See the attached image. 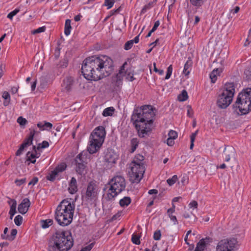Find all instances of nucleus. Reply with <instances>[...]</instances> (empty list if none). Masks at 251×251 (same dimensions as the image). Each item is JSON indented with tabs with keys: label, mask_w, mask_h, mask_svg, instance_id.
Here are the masks:
<instances>
[{
	"label": "nucleus",
	"mask_w": 251,
	"mask_h": 251,
	"mask_svg": "<svg viewBox=\"0 0 251 251\" xmlns=\"http://www.w3.org/2000/svg\"><path fill=\"white\" fill-rule=\"evenodd\" d=\"M118 158V154L112 150H107L104 156V162L110 165L116 163Z\"/></svg>",
	"instance_id": "2eb2a0df"
},
{
	"label": "nucleus",
	"mask_w": 251,
	"mask_h": 251,
	"mask_svg": "<svg viewBox=\"0 0 251 251\" xmlns=\"http://www.w3.org/2000/svg\"><path fill=\"white\" fill-rule=\"evenodd\" d=\"M174 140L175 139H174L168 137L166 141L167 144L169 146H173L175 144Z\"/></svg>",
	"instance_id": "13d9d810"
},
{
	"label": "nucleus",
	"mask_w": 251,
	"mask_h": 251,
	"mask_svg": "<svg viewBox=\"0 0 251 251\" xmlns=\"http://www.w3.org/2000/svg\"><path fill=\"white\" fill-rule=\"evenodd\" d=\"M37 126L41 130H50L52 127V124L50 122L44 121L37 123Z\"/></svg>",
	"instance_id": "aec40b11"
},
{
	"label": "nucleus",
	"mask_w": 251,
	"mask_h": 251,
	"mask_svg": "<svg viewBox=\"0 0 251 251\" xmlns=\"http://www.w3.org/2000/svg\"><path fill=\"white\" fill-rule=\"evenodd\" d=\"M30 202L28 199L25 198L23 200L21 203L18 205V210L22 214H25L30 206Z\"/></svg>",
	"instance_id": "a211bd4d"
},
{
	"label": "nucleus",
	"mask_w": 251,
	"mask_h": 251,
	"mask_svg": "<svg viewBox=\"0 0 251 251\" xmlns=\"http://www.w3.org/2000/svg\"><path fill=\"white\" fill-rule=\"evenodd\" d=\"M174 212H173L171 210H167V214L170 218V220L173 223V224L174 225H176L178 224V222L176 216L173 215Z\"/></svg>",
	"instance_id": "c85d7f7f"
},
{
	"label": "nucleus",
	"mask_w": 251,
	"mask_h": 251,
	"mask_svg": "<svg viewBox=\"0 0 251 251\" xmlns=\"http://www.w3.org/2000/svg\"><path fill=\"white\" fill-rule=\"evenodd\" d=\"M126 64L125 62L121 67L119 73L112 78V84L114 89L120 88L123 84V74L125 72V66Z\"/></svg>",
	"instance_id": "ddd939ff"
},
{
	"label": "nucleus",
	"mask_w": 251,
	"mask_h": 251,
	"mask_svg": "<svg viewBox=\"0 0 251 251\" xmlns=\"http://www.w3.org/2000/svg\"><path fill=\"white\" fill-rule=\"evenodd\" d=\"M92 247L89 245L82 248L80 251H90Z\"/></svg>",
	"instance_id": "69168bd1"
},
{
	"label": "nucleus",
	"mask_w": 251,
	"mask_h": 251,
	"mask_svg": "<svg viewBox=\"0 0 251 251\" xmlns=\"http://www.w3.org/2000/svg\"><path fill=\"white\" fill-rule=\"evenodd\" d=\"M236 156V151L232 146H226L223 151V156L226 162H229L231 157Z\"/></svg>",
	"instance_id": "f3484780"
},
{
	"label": "nucleus",
	"mask_w": 251,
	"mask_h": 251,
	"mask_svg": "<svg viewBox=\"0 0 251 251\" xmlns=\"http://www.w3.org/2000/svg\"><path fill=\"white\" fill-rule=\"evenodd\" d=\"M192 4L195 6H201L204 2V0H190Z\"/></svg>",
	"instance_id": "79ce46f5"
},
{
	"label": "nucleus",
	"mask_w": 251,
	"mask_h": 251,
	"mask_svg": "<svg viewBox=\"0 0 251 251\" xmlns=\"http://www.w3.org/2000/svg\"><path fill=\"white\" fill-rule=\"evenodd\" d=\"M155 113L151 105H143L135 109L131 116L139 136L143 137L152 129L153 118Z\"/></svg>",
	"instance_id": "f03ea898"
},
{
	"label": "nucleus",
	"mask_w": 251,
	"mask_h": 251,
	"mask_svg": "<svg viewBox=\"0 0 251 251\" xmlns=\"http://www.w3.org/2000/svg\"><path fill=\"white\" fill-rule=\"evenodd\" d=\"M114 3V0H105L103 5L106 6L107 9H109L113 7Z\"/></svg>",
	"instance_id": "58836bf2"
},
{
	"label": "nucleus",
	"mask_w": 251,
	"mask_h": 251,
	"mask_svg": "<svg viewBox=\"0 0 251 251\" xmlns=\"http://www.w3.org/2000/svg\"><path fill=\"white\" fill-rule=\"evenodd\" d=\"M41 224L42 228H47L53 224V221L51 219H47L41 221Z\"/></svg>",
	"instance_id": "473e14b6"
},
{
	"label": "nucleus",
	"mask_w": 251,
	"mask_h": 251,
	"mask_svg": "<svg viewBox=\"0 0 251 251\" xmlns=\"http://www.w3.org/2000/svg\"><path fill=\"white\" fill-rule=\"evenodd\" d=\"M23 220V217L20 215H18L15 217L14 222L17 226H20L22 225Z\"/></svg>",
	"instance_id": "ea45409f"
},
{
	"label": "nucleus",
	"mask_w": 251,
	"mask_h": 251,
	"mask_svg": "<svg viewBox=\"0 0 251 251\" xmlns=\"http://www.w3.org/2000/svg\"><path fill=\"white\" fill-rule=\"evenodd\" d=\"M193 110L192 109L189 107L188 109H187V115L191 117L192 116V115H193Z\"/></svg>",
	"instance_id": "774afa93"
},
{
	"label": "nucleus",
	"mask_w": 251,
	"mask_h": 251,
	"mask_svg": "<svg viewBox=\"0 0 251 251\" xmlns=\"http://www.w3.org/2000/svg\"><path fill=\"white\" fill-rule=\"evenodd\" d=\"M45 30H46V27L45 26H43L40 27L38 28L37 29L33 30L32 31V33L33 34L40 33L44 32L45 31Z\"/></svg>",
	"instance_id": "09e8293b"
},
{
	"label": "nucleus",
	"mask_w": 251,
	"mask_h": 251,
	"mask_svg": "<svg viewBox=\"0 0 251 251\" xmlns=\"http://www.w3.org/2000/svg\"><path fill=\"white\" fill-rule=\"evenodd\" d=\"M119 11H120V8H119L117 9H116V10H111L110 11V13H111L110 15L108 16V17H107L105 19V20H106L108 18H109L110 16L114 15L116 13H118Z\"/></svg>",
	"instance_id": "680f3d73"
},
{
	"label": "nucleus",
	"mask_w": 251,
	"mask_h": 251,
	"mask_svg": "<svg viewBox=\"0 0 251 251\" xmlns=\"http://www.w3.org/2000/svg\"><path fill=\"white\" fill-rule=\"evenodd\" d=\"M188 98L187 92L186 90H183L181 93L177 97L178 100L179 101H184Z\"/></svg>",
	"instance_id": "72a5a7b5"
},
{
	"label": "nucleus",
	"mask_w": 251,
	"mask_h": 251,
	"mask_svg": "<svg viewBox=\"0 0 251 251\" xmlns=\"http://www.w3.org/2000/svg\"><path fill=\"white\" fill-rule=\"evenodd\" d=\"M19 87L13 86L11 89V92L13 94L17 93L18 91Z\"/></svg>",
	"instance_id": "052dcab7"
},
{
	"label": "nucleus",
	"mask_w": 251,
	"mask_h": 251,
	"mask_svg": "<svg viewBox=\"0 0 251 251\" xmlns=\"http://www.w3.org/2000/svg\"><path fill=\"white\" fill-rule=\"evenodd\" d=\"M58 175L57 173L54 169L48 173L46 176V178L50 181H53Z\"/></svg>",
	"instance_id": "c756f323"
},
{
	"label": "nucleus",
	"mask_w": 251,
	"mask_h": 251,
	"mask_svg": "<svg viewBox=\"0 0 251 251\" xmlns=\"http://www.w3.org/2000/svg\"><path fill=\"white\" fill-rule=\"evenodd\" d=\"M140 238V236L133 233L131 236V241L133 244L139 245L141 243Z\"/></svg>",
	"instance_id": "e433bc0d"
},
{
	"label": "nucleus",
	"mask_w": 251,
	"mask_h": 251,
	"mask_svg": "<svg viewBox=\"0 0 251 251\" xmlns=\"http://www.w3.org/2000/svg\"><path fill=\"white\" fill-rule=\"evenodd\" d=\"M25 178L16 179L15 181V183L17 186H21L25 182Z\"/></svg>",
	"instance_id": "5fc2aeb1"
},
{
	"label": "nucleus",
	"mask_w": 251,
	"mask_h": 251,
	"mask_svg": "<svg viewBox=\"0 0 251 251\" xmlns=\"http://www.w3.org/2000/svg\"><path fill=\"white\" fill-rule=\"evenodd\" d=\"M2 98L4 100L3 104L5 106H8L11 100L10 96L9 93L7 91H4L2 93Z\"/></svg>",
	"instance_id": "b1692460"
},
{
	"label": "nucleus",
	"mask_w": 251,
	"mask_h": 251,
	"mask_svg": "<svg viewBox=\"0 0 251 251\" xmlns=\"http://www.w3.org/2000/svg\"><path fill=\"white\" fill-rule=\"evenodd\" d=\"M75 207V204L68 199L59 203L54 212L55 219L59 225L65 226L72 223Z\"/></svg>",
	"instance_id": "20e7f679"
},
{
	"label": "nucleus",
	"mask_w": 251,
	"mask_h": 251,
	"mask_svg": "<svg viewBox=\"0 0 251 251\" xmlns=\"http://www.w3.org/2000/svg\"><path fill=\"white\" fill-rule=\"evenodd\" d=\"M17 122L20 126H25L26 125L27 122L25 118H24L22 117H19L17 119Z\"/></svg>",
	"instance_id": "3c124183"
},
{
	"label": "nucleus",
	"mask_w": 251,
	"mask_h": 251,
	"mask_svg": "<svg viewBox=\"0 0 251 251\" xmlns=\"http://www.w3.org/2000/svg\"><path fill=\"white\" fill-rule=\"evenodd\" d=\"M89 159L88 154L86 151H82L76 156L75 158V170L78 174L81 175L83 173L85 168V165Z\"/></svg>",
	"instance_id": "9b49d317"
},
{
	"label": "nucleus",
	"mask_w": 251,
	"mask_h": 251,
	"mask_svg": "<svg viewBox=\"0 0 251 251\" xmlns=\"http://www.w3.org/2000/svg\"><path fill=\"white\" fill-rule=\"evenodd\" d=\"M144 160V156L137 154L130 163L129 177L130 180L132 183H139L142 178L145 171Z\"/></svg>",
	"instance_id": "0eeeda50"
},
{
	"label": "nucleus",
	"mask_w": 251,
	"mask_h": 251,
	"mask_svg": "<svg viewBox=\"0 0 251 251\" xmlns=\"http://www.w3.org/2000/svg\"><path fill=\"white\" fill-rule=\"evenodd\" d=\"M67 168V165L65 163L62 162L58 164L54 169L55 171L59 174L64 171Z\"/></svg>",
	"instance_id": "7c9ffc66"
},
{
	"label": "nucleus",
	"mask_w": 251,
	"mask_h": 251,
	"mask_svg": "<svg viewBox=\"0 0 251 251\" xmlns=\"http://www.w3.org/2000/svg\"><path fill=\"white\" fill-rule=\"evenodd\" d=\"M198 202L195 201H193L189 204V207L190 208H197L198 207Z\"/></svg>",
	"instance_id": "4d7b16f0"
},
{
	"label": "nucleus",
	"mask_w": 251,
	"mask_h": 251,
	"mask_svg": "<svg viewBox=\"0 0 251 251\" xmlns=\"http://www.w3.org/2000/svg\"><path fill=\"white\" fill-rule=\"evenodd\" d=\"M25 148V143H23L21 145L20 147L18 150V151H16V155L17 156L20 155L22 153V152Z\"/></svg>",
	"instance_id": "864d4df0"
},
{
	"label": "nucleus",
	"mask_w": 251,
	"mask_h": 251,
	"mask_svg": "<svg viewBox=\"0 0 251 251\" xmlns=\"http://www.w3.org/2000/svg\"><path fill=\"white\" fill-rule=\"evenodd\" d=\"M206 239H201L197 244L196 249L199 250L200 251H203L206 247Z\"/></svg>",
	"instance_id": "bb28decb"
},
{
	"label": "nucleus",
	"mask_w": 251,
	"mask_h": 251,
	"mask_svg": "<svg viewBox=\"0 0 251 251\" xmlns=\"http://www.w3.org/2000/svg\"><path fill=\"white\" fill-rule=\"evenodd\" d=\"M74 245V239L69 231H57L48 243V251H69Z\"/></svg>",
	"instance_id": "7ed1b4c3"
},
{
	"label": "nucleus",
	"mask_w": 251,
	"mask_h": 251,
	"mask_svg": "<svg viewBox=\"0 0 251 251\" xmlns=\"http://www.w3.org/2000/svg\"><path fill=\"white\" fill-rule=\"evenodd\" d=\"M240 7L238 6H236L234 9L231 10V12L233 14H236L239 12Z\"/></svg>",
	"instance_id": "e2e57ef3"
},
{
	"label": "nucleus",
	"mask_w": 251,
	"mask_h": 251,
	"mask_svg": "<svg viewBox=\"0 0 251 251\" xmlns=\"http://www.w3.org/2000/svg\"><path fill=\"white\" fill-rule=\"evenodd\" d=\"M235 105L240 115L247 114L251 110V88H247L239 94Z\"/></svg>",
	"instance_id": "6e6552de"
},
{
	"label": "nucleus",
	"mask_w": 251,
	"mask_h": 251,
	"mask_svg": "<svg viewBox=\"0 0 251 251\" xmlns=\"http://www.w3.org/2000/svg\"><path fill=\"white\" fill-rule=\"evenodd\" d=\"M172 72H173V67H172V65H171L167 68V74H166V75L165 76L166 79H168L170 78V77L172 75Z\"/></svg>",
	"instance_id": "de8ad7c7"
},
{
	"label": "nucleus",
	"mask_w": 251,
	"mask_h": 251,
	"mask_svg": "<svg viewBox=\"0 0 251 251\" xmlns=\"http://www.w3.org/2000/svg\"><path fill=\"white\" fill-rule=\"evenodd\" d=\"M38 178L35 176L28 183V185H35L38 182Z\"/></svg>",
	"instance_id": "6e6d98bb"
},
{
	"label": "nucleus",
	"mask_w": 251,
	"mask_h": 251,
	"mask_svg": "<svg viewBox=\"0 0 251 251\" xmlns=\"http://www.w3.org/2000/svg\"><path fill=\"white\" fill-rule=\"evenodd\" d=\"M131 203V199L128 197H125L119 201V204L122 207L127 206Z\"/></svg>",
	"instance_id": "cd10ccee"
},
{
	"label": "nucleus",
	"mask_w": 251,
	"mask_h": 251,
	"mask_svg": "<svg viewBox=\"0 0 251 251\" xmlns=\"http://www.w3.org/2000/svg\"><path fill=\"white\" fill-rule=\"evenodd\" d=\"M245 77L248 81H251V68L246 69L244 72Z\"/></svg>",
	"instance_id": "c03bdc74"
},
{
	"label": "nucleus",
	"mask_w": 251,
	"mask_h": 251,
	"mask_svg": "<svg viewBox=\"0 0 251 251\" xmlns=\"http://www.w3.org/2000/svg\"><path fill=\"white\" fill-rule=\"evenodd\" d=\"M237 246L238 241L236 239L226 238L218 243L216 251H235L237 249Z\"/></svg>",
	"instance_id": "9d476101"
},
{
	"label": "nucleus",
	"mask_w": 251,
	"mask_h": 251,
	"mask_svg": "<svg viewBox=\"0 0 251 251\" xmlns=\"http://www.w3.org/2000/svg\"><path fill=\"white\" fill-rule=\"evenodd\" d=\"M33 149L36 151V146H33ZM39 156L40 154L37 153L36 152L35 153L28 152L27 153V160L29 161L32 163H35L36 162V158L39 157Z\"/></svg>",
	"instance_id": "412c9836"
},
{
	"label": "nucleus",
	"mask_w": 251,
	"mask_h": 251,
	"mask_svg": "<svg viewBox=\"0 0 251 251\" xmlns=\"http://www.w3.org/2000/svg\"><path fill=\"white\" fill-rule=\"evenodd\" d=\"M148 193L150 195L157 194L158 191L156 189H151L149 191Z\"/></svg>",
	"instance_id": "338daca9"
},
{
	"label": "nucleus",
	"mask_w": 251,
	"mask_h": 251,
	"mask_svg": "<svg viewBox=\"0 0 251 251\" xmlns=\"http://www.w3.org/2000/svg\"><path fill=\"white\" fill-rule=\"evenodd\" d=\"M49 147V142L47 141H43L41 143L38 144L37 147V149L39 150L40 149H45L48 148Z\"/></svg>",
	"instance_id": "a19ab883"
},
{
	"label": "nucleus",
	"mask_w": 251,
	"mask_h": 251,
	"mask_svg": "<svg viewBox=\"0 0 251 251\" xmlns=\"http://www.w3.org/2000/svg\"><path fill=\"white\" fill-rule=\"evenodd\" d=\"M138 144H139V141L137 138H133L131 140L130 152L132 153L136 150V149H137V147L138 146Z\"/></svg>",
	"instance_id": "2f4dec72"
},
{
	"label": "nucleus",
	"mask_w": 251,
	"mask_h": 251,
	"mask_svg": "<svg viewBox=\"0 0 251 251\" xmlns=\"http://www.w3.org/2000/svg\"><path fill=\"white\" fill-rule=\"evenodd\" d=\"M114 109L112 107H107L104 109L102 112V115L105 117L111 116Z\"/></svg>",
	"instance_id": "f704fd0d"
},
{
	"label": "nucleus",
	"mask_w": 251,
	"mask_h": 251,
	"mask_svg": "<svg viewBox=\"0 0 251 251\" xmlns=\"http://www.w3.org/2000/svg\"><path fill=\"white\" fill-rule=\"evenodd\" d=\"M113 66L112 60L106 55L92 56L83 61L81 72L86 79L97 81L108 76Z\"/></svg>",
	"instance_id": "f257e3e1"
},
{
	"label": "nucleus",
	"mask_w": 251,
	"mask_h": 251,
	"mask_svg": "<svg viewBox=\"0 0 251 251\" xmlns=\"http://www.w3.org/2000/svg\"><path fill=\"white\" fill-rule=\"evenodd\" d=\"M237 87L238 83L237 82L230 81L225 84L222 91L233 97L236 92V89H237Z\"/></svg>",
	"instance_id": "4468645a"
},
{
	"label": "nucleus",
	"mask_w": 251,
	"mask_h": 251,
	"mask_svg": "<svg viewBox=\"0 0 251 251\" xmlns=\"http://www.w3.org/2000/svg\"><path fill=\"white\" fill-rule=\"evenodd\" d=\"M71 21L70 19H67L65 21V27H64V34L66 36H68L70 34L72 26H71Z\"/></svg>",
	"instance_id": "393cba45"
},
{
	"label": "nucleus",
	"mask_w": 251,
	"mask_h": 251,
	"mask_svg": "<svg viewBox=\"0 0 251 251\" xmlns=\"http://www.w3.org/2000/svg\"><path fill=\"white\" fill-rule=\"evenodd\" d=\"M168 137L176 139L177 138V133L173 130H170L168 134Z\"/></svg>",
	"instance_id": "a18cd8bd"
},
{
	"label": "nucleus",
	"mask_w": 251,
	"mask_h": 251,
	"mask_svg": "<svg viewBox=\"0 0 251 251\" xmlns=\"http://www.w3.org/2000/svg\"><path fill=\"white\" fill-rule=\"evenodd\" d=\"M99 189L96 183L93 181L89 182L86 188L83 199L90 205H95L98 200Z\"/></svg>",
	"instance_id": "1a4fd4ad"
},
{
	"label": "nucleus",
	"mask_w": 251,
	"mask_h": 251,
	"mask_svg": "<svg viewBox=\"0 0 251 251\" xmlns=\"http://www.w3.org/2000/svg\"><path fill=\"white\" fill-rule=\"evenodd\" d=\"M150 6L149 5H145L143 7V8H142V9L141 10V13H145L146 12V11L150 8Z\"/></svg>",
	"instance_id": "0e129e2a"
},
{
	"label": "nucleus",
	"mask_w": 251,
	"mask_h": 251,
	"mask_svg": "<svg viewBox=\"0 0 251 251\" xmlns=\"http://www.w3.org/2000/svg\"><path fill=\"white\" fill-rule=\"evenodd\" d=\"M233 98V97L222 91L218 96L217 104L221 108H226L231 104Z\"/></svg>",
	"instance_id": "f8f14e48"
},
{
	"label": "nucleus",
	"mask_w": 251,
	"mask_h": 251,
	"mask_svg": "<svg viewBox=\"0 0 251 251\" xmlns=\"http://www.w3.org/2000/svg\"><path fill=\"white\" fill-rule=\"evenodd\" d=\"M36 131L34 129L30 130V134L28 138L25 139L23 143H25V147L32 143L33 137L35 134Z\"/></svg>",
	"instance_id": "5701e85b"
},
{
	"label": "nucleus",
	"mask_w": 251,
	"mask_h": 251,
	"mask_svg": "<svg viewBox=\"0 0 251 251\" xmlns=\"http://www.w3.org/2000/svg\"><path fill=\"white\" fill-rule=\"evenodd\" d=\"M178 180V177L176 175L173 176L171 178H168L167 180V182L170 186L174 185Z\"/></svg>",
	"instance_id": "4c0bfd02"
},
{
	"label": "nucleus",
	"mask_w": 251,
	"mask_h": 251,
	"mask_svg": "<svg viewBox=\"0 0 251 251\" xmlns=\"http://www.w3.org/2000/svg\"><path fill=\"white\" fill-rule=\"evenodd\" d=\"M20 11L19 9L16 8L14 10L10 12L7 16V17L10 19L12 20L13 17L15 16Z\"/></svg>",
	"instance_id": "37998d69"
},
{
	"label": "nucleus",
	"mask_w": 251,
	"mask_h": 251,
	"mask_svg": "<svg viewBox=\"0 0 251 251\" xmlns=\"http://www.w3.org/2000/svg\"><path fill=\"white\" fill-rule=\"evenodd\" d=\"M159 25H160L159 21H156L154 24L153 27L152 28V29L151 30V32H154L156 30L157 27L159 26Z\"/></svg>",
	"instance_id": "bf43d9fd"
},
{
	"label": "nucleus",
	"mask_w": 251,
	"mask_h": 251,
	"mask_svg": "<svg viewBox=\"0 0 251 251\" xmlns=\"http://www.w3.org/2000/svg\"><path fill=\"white\" fill-rule=\"evenodd\" d=\"M12 203L10 206L9 214L10 215V219L13 218V216L16 213L17 202L15 200H12Z\"/></svg>",
	"instance_id": "a878e982"
},
{
	"label": "nucleus",
	"mask_w": 251,
	"mask_h": 251,
	"mask_svg": "<svg viewBox=\"0 0 251 251\" xmlns=\"http://www.w3.org/2000/svg\"><path fill=\"white\" fill-rule=\"evenodd\" d=\"M161 233L160 230L155 231L153 234V239L155 240H159L161 239Z\"/></svg>",
	"instance_id": "8fccbe9b"
},
{
	"label": "nucleus",
	"mask_w": 251,
	"mask_h": 251,
	"mask_svg": "<svg viewBox=\"0 0 251 251\" xmlns=\"http://www.w3.org/2000/svg\"><path fill=\"white\" fill-rule=\"evenodd\" d=\"M107 191L105 198L111 201L118 194L124 191L126 188L125 178L121 175H116L110 179L106 185Z\"/></svg>",
	"instance_id": "39448f33"
},
{
	"label": "nucleus",
	"mask_w": 251,
	"mask_h": 251,
	"mask_svg": "<svg viewBox=\"0 0 251 251\" xmlns=\"http://www.w3.org/2000/svg\"><path fill=\"white\" fill-rule=\"evenodd\" d=\"M125 76L126 79L127 81H133L135 78L133 76V74L130 72H128L127 71L125 70V72L123 74V76Z\"/></svg>",
	"instance_id": "c9c22d12"
},
{
	"label": "nucleus",
	"mask_w": 251,
	"mask_h": 251,
	"mask_svg": "<svg viewBox=\"0 0 251 251\" xmlns=\"http://www.w3.org/2000/svg\"><path fill=\"white\" fill-rule=\"evenodd\" d=\"M77 185L76 179L73 177L69 183L68 191L70 194H74L77 191Z\"/></svg>",
	"instance_id": "6ab92c4d"
},
{
	"label": "nucleus",
	"mask_w": 251,
	"mask_h": 251,
	"mask_svg": "<svg viewBox=\"0 0 251 251\" xmlns=\"http://www.w3.org/2000/svg\"><path fill=\"white\" fill-rule=\"evenodd\" d=\"M74 83V80L72 76H67L65 77L61 84L62 91L64 92L70 91L73 88Z\"/></svg>",
	"instance_id": "dca6fc26"
},
{
	"label": "nucleus",
	"mask_w": 251,
	"mask_h": 251,
	"mask_svg": "<svg viewBox=\"0 0 251 251\" xmlns=\"http://www.w3.org/2000/svg\"><path fill=\"white\" fill-rule=\"evenodd\" d=\"M190 65L188 64V62H187L184 66V69L183 70V74L185 75H188L190 73V71L189 70L190 68Z\"/></svg>",
	"instance_id": "49530a36"
},
{
	"label": "nucleus",
	"mask_w": 251,
	"mask_h": 251,
	"mask_svg": "<svg viewBox=\"0 0 251 251\" xmlns=\"http://www.w3.org/2000/svg\"><path fill=\"white\" fill-rule=\"evenodd\" d=\"M106 132L104 127L100 126L96 127L91 133L87 151L90 154L97 152L100 149L105 139Z\"/></svg>",
	"instance_id": "423d86ee"
},
{
	"label": "nucleus",
	"mask_w": 251,
	"mask_h": 251,
	"mask_svg": "<svg viewBox=\"0 0 251 251\" xmlns=\"http://www.w3.org/2000/svg\"><path fill=\"white\" fill-rule=\"evenodd\" d=\"M222 70L221 69H215L210 74V78L212 83H215L217 79V75H220V74L222 73Z\"/></svg>",
	"instance_id": "4be33fe9"
},
{
	"label": "nucleus",
	"mask_w": 251,
	"mask_h": 251,
	"mask_svg": "<svg viewBox=\"0 0 251 251\" xmlns=\"http://www.w3.org/2000/svg\"><path fill=\"white\" fill-rule=\"evenodd\" d=\"M133 44V41H131V40L127 41L124 46L125 50H130L132 47Z\"/></svg>",
	"instance_id": "603ef678"
}]
</instances>
